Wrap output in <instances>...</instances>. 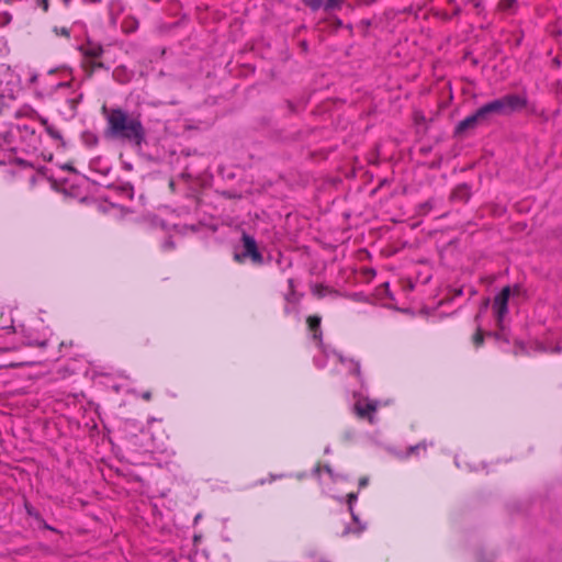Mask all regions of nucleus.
<instances>
[{
    "label": "nucleus",
    "instance_id": "obj_1",
    "mask_svg": "<svg viewBox=\"0 0 562 562\" xmlns=\"http://www.w3.org/2000/svg\"><path fill=\"white\" fill-rule=\"evenodd\" d=\"M106 123V133L113 138L126 140L134 146H140L145 139V130L139 117L130 115L122 109L108 111Z\"/></svg>",
    "mask_w": 562,
    "mask_h": 562
},
{
    "label": "nucleus",
    "instance_id": "obj_2",
    "mask_svg": "<svg viewBox=\"0 0 562 562\" xmlns=\"http://www.w3.org/2000/svg\"><path fill=\"white\" fill-rule=\"evenodd\" d=\"M243 244H244V252L235 254V256H234L235 260L240 262L244 258L249 257L254 262L261 263L262 256L258 251L256 240L251 236L244 234L243 235Z\"/></svg>",
    "mask_w": 562,
    "mask_h": 562
},
{
    "label": "nucleus",
    "instance_id": "obj_3",
    "mask_svg": "<svg viewBox=\"0 0 562 562\" xmlns=\"http://www.w3.org/2000/svg\"><path fill=\"white\" fill-rule=\"evenodd\" d=\"M510 295V288L505 286L499 294H497L494 299V313L497 319V323L499 326H502V323L504 321V317L508 313V300Z\"/></svg>",
    "mask_w": 562,
    "mask_h": 562
},
{
    "label": "nucleus",
    "instance_id": "obj_4",
    "mask_svg": "<svg viewBox=\"0 0 562 562\" xmlns=\"http://www.w3.org/2000/svg\"><path fill=\"white\" fill-rule=\"evenodd\" d=\"M378 404L379 402L369 398L358 400L355 411L359 417H367L370 423H374L373 413L376 411Z\"/></svg>",
    "mask_w": 562,
    "mask_h": 562
},
{
    "label": "nucleus",
    "instance_id": "obj_5",
    "mask_svg": "<svg viewBox=\"0 0 562 562\" xmlns=\"http://www.w3.org/2000/svg\"><path fill=\"white\" fill-rule=\"evenodd\" d=\"M357 501V494L355 493H350L348 495V505H349V510L351 513V516H352V520H353V524H355V528L348 526L344 529L342 531V536H348V535H356V536H359L361 532L364 531L366 529V525L360 522L358 516L355 514L353 512V503Z\"/></svg>",
    "mask_w": 562,
    "mask_h": 562
},
{
    "label": "nucleus",
    "instance_id": "obj_6",
    "mask_svg": "<svg viewBox=\"0 0 562 562\" xmlns=\"http://www.w3.org/2000/svg\"><path fill=\"white\" fill-rule=\"evenodd\" d=\"M507 114L519 111L527 105V98L524 94H507L503 97Z\"/></svg>",
    "mask_w": 562,
    "mask_h": 562
},
{
    "label": "nucleus",
    "instance_id": "obj_7",
    "mask_svg": "<svg viewBox=\"0 0 562 562\" xmlns=\"http://www.w3.org/2000/svg\"><path fill=\"white\" fill-rule=\"evenodd\" d=\"M507 114L503 98L493 100L479 109V115L485 119L488 114Z\"/></svg>",
    "mask_w": 562,
    "mask_h": 562
},
{
    "label": "nucleus",
    "instance_id": "obj_8",
    "mask_svg": "<svg viewBox=\"0 0 562 562\" xmlns=\"http://www.w3.org/2000/svg\"><path fill=\"white\" fill-rule=\"evenodd\" d=\"M304 3L313 11L324 9L325 11H331L339 9L345 0H303Z\"/></svg>",
    "mask_w": 562,
    "mask_h": 562
},
{
    "label": "nucleus",
    "instance_id": "obj_9",
    "mask_svg": "<svg viewBox=\"0 0 562 562\" xmlns=\"http://www.w3.org/2000/svg\"><path fill=\"white\" fill-rule=\"evenodd\" d=\"M483 120L482 115H479V110L472 114L467 116L464 120H462L456 128L457 133H463L468 128H472L476 125L477 121Z\"/></svg>",
    "mask_w": 562,
    "mask_h": 562
},
{
    "label": "nucleus",
    "instance_id": "obj_10",
    "mask_svg": "<svg viewBox=\"0 0 562 562\" xmlns=\"http://www.w3.org/2000/svg\"><path fill=\"white\" fill-rule=\"evenodd\" d=\"M498 10L508 14H513L518 9V1L517 0H499Z\"/></svg>",
    "mask_w": 562,
    "mask_h": 562
},
{
    "label": "nucleus",
    "instance_id": "obj_11",
    "mask_svg": "<svg viewBox=\"0 0 562 562\" xmlns=\"http://www.w3.org/2000/svg\"><path fill=\"white\" fill-rule=\"evenodd\" d=\"M333 358V360H337L339 362H341L342 364L345 363H348V368L352 371H355L356 373L359 372V364L356 363V362H352V361H347L345 360L340 355L336 353V352H333V355L330 356Z\"/></svg>",
    "mask_w": 562,
    "mask_h": 562
},
{
    "label": "nucleus",
    "instance_id": "obj_12",
    "mask_svg": "<svg viewBox=\"0 0 562 562\" xmlns=\"http://www.w3.org/2000/svg\"><path fill=\"white\" fill-rule=\"evenodd\" d=\"M307 324L311 330L316 331L321 324V317L318 316H310L307 318ZM314 338H317V333L314 334Z\"/></svg>",
    "mask_w": 562,
    "mask_h": 562
},
{
    "label": "nucleus",
    "instance_id": "obj_13",
    "mask_svg": "<svg viewBox=\"0 0 562 562\" xmlns=\"http://www.w3.org/2000/svg\"><path fill=\"white\" fill-rule=\"evenodd\" d=\"M102 53V48L100 46H93L87 49V55L91 57H99Z\"/></svg>",
    "mask_w": 562,
    "mask_h": 562
},
{
    "label": "nucleus",
    "instance_id": "obj_14",
    "mask_svg": "<svg viewBox=\"0 0 562 562\" xmlns=\"http://www.w3.org/2000/svg\"><path fill=\"white\" fill-rule=\"evenodd\" d=\"M473 342L476 347L481 346L483 342V334L481 329L479 328L475 335L473 336Z\"/></svg>",
    "mask_w": 562,
    "mask_h": 562
},
{
    "label": "nucleus",
    "instance_id": "obj_15",
    "mask_svg": "<svg viewBox=\"0 0 562 562\" xmlns=\"http://www.w3.org/2000/svg\"><path fill=\"white\" fill-rule=\"evenodd\" d=\"M53 31H54V33L56 35H61V36H65V37H69L70 36V32L66 27H60V29L59 27H54Z\"/></svg>",
    "mask_w": 562,
    "mask_h": 562
},
{
    "label": "nucleus",
    "instance_id": "obj_16",
    "mask_svg": "<svg viewBox=\"0 0 562 562\" xmlns=\"http://www.w3.org/2000/svg\"><path fill=\"white\" fill-rule=\"evenodd\" d=\"M313 293L318 297H323L326 294V289L322 285H315L313 288Z\"/></svg>",
    "mask_w": 562,
    "mask_h": 562
},
{
    "label": "nucleus",
    "instance_id": "obj_17",
    "mask_svg": "<svg viewBox=\"0 0 562 562\" xmlns=\"http://www.w3.org/2000/svg\"><path fill=\"white\" fill-rule=\"evenodd\" d=\"M38 4L43 8L45 12L48 10V0H38Z\"/></svg>",
    "mask_w": 562,
    "mask_h": 562
},
{
    "label": "nucleus",
    "instance_id": "obj_18",
    "mask_svg": "<svg viewBox=\"0 0 562 562\" xmlns=\"http://www.w3.org/2000/svg\"><path fill=\"white\" fill-rule=\"evenodd\" d=\"M142 397H143L145 401H149V400H150V397H151V394H150V392H148V391H147V392H144V393L142 394Z\"/></svg>",
    "mask_w": 562,
    "mask_h": 562
},
{
    "label": "nucleus",
    "instance_id": "obj_19",
    "mask_svg": "<svg viewBox=\"0 0 562 562\" xmlns=\"http://www.w3.org/2000/svg\"><path fill=\"white\" fill-rule=\"evenodd\" d=\"M367 484H368V479L367 477L361 479L360 482H359L360 487H363Z\"/></svg>",
    "mask_w": 562,
    "mask_h": 562
},
{
    "label": "nucleus",
    "instance_id": "obj_20",
    "mask_svg": "<svg viewBox=\"0 0 562 562\" xmlns=\"http://www.w3.org/2000/svg\"><path fill=\"white\" fill-rule=\"evenodd\" d=\"M325 470H326L327 473L331 474V470H330L329 467H326Z\"/></svg>",
    "mask_w": 562,
    "mask_h": 562
},
{
    "label": "nucleus",
    "instance_id": "obj_21",
    "mask_svg": "<svg viewBox=\"0 0 562 562\" xmlns=\"http://www.w3.org/2000/svg\"><path fill=\"white\" fill-rule=\"evenodd\" d=\"M419 447H420L419 445H418V446H415V447H413L411 450H412V451H414V450H416V449H419Z\"/></svg>",
    "mask_w": 562,
    "mask_h": 562
},
{
    "label": "nucleus",
    "instance_id": "obj_22",
    "mask_svg": "<svg viewBox=\"0 0 562 562\" xmlns=\"http://www.w3.org/2000/svg\"><path fill=\"white\" fill-rule=\"evenodd\" d=\"M167 246H168V247H172V244H171V243H167V244H166V247H167Z\"/></svg>",
    "mask_w": 562,
    "mask_h": 562
}]
</instances>
